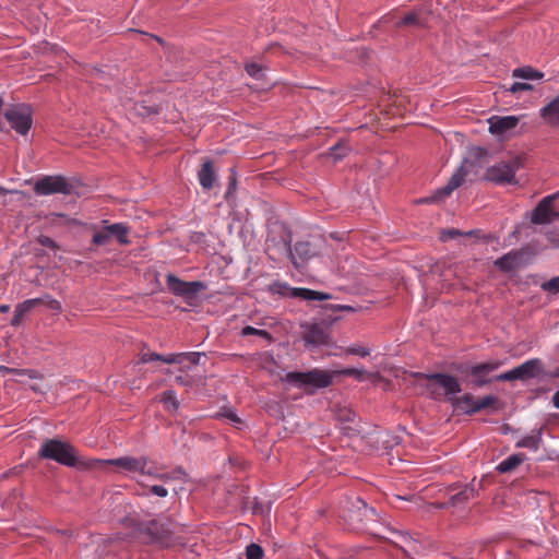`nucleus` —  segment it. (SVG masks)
Masks as SVG:
<instances>
[{
	"instance_id": "774afa93",
	"label": "nucleus",
	"mask_w": 559,
	"mask_h": 559,
	"mask_svg": "<svg viewBox=\"0 0 559 559\" xmlns=\"http://www.w3.org/2000/svg\"><path fill=\"white\" fill-rule=\"evenodd\" d=\"M253 512H254V513H258V512H259L258 507H254V508H253Z\"/></svg>"
},
{
	"instance_id": "bf43d9fd",
	"label": "nucleus",
	"mask_w": 559,
	"mask_h": 559,
	"mask_svg": "<svg viewBox=\"0 0 559 559\" xmlns=\"http://www.w3.org/2000/svg\"><path fill=\"white\" fill-rule=\"evenodd\" d=\"M10 310V306L9 305H0V312L3 313V312H8Z\"/></svg>"
},
{
	"instance_id": "f3484780",
	"label": "nucleus",
	"mask_w": 559,
	"mask_h": 559,
	"mask_svg": "<svg viewBox=\"0 0 559 559\" xmlns=\"http://www.w3.org/2000/svg\"><path fill=\"white\" fill-rule=\"evenodd\" d=\"M518 380L535 379L544 373V364L539 358H532L514 368Z\"/></svg>"
},
{
	"instance_id": "ddd939ff",
	"label": "nucleus",
	"mask_w": 559,
	"mask_h": 559,
	"mask_svg": "<svg viewBox=\"0 0 559 559\" xmlns=\"http://www.w3.org/2000/svg\"><path fill=\"white\" fill-rule=\"evenodd\" d=\"M466 176L467 170L463 166L459 167L444 187L438 189L431 197L421 199L420 202L432 203L450 195L456 188H459L464 182Z\"/></svg>"
},
{
	"instance_id": "9d476101",
	"label": "nucleus",
	"mask_w": 559,
	"mask_h": 559,
	"mask_svg": "<svg viewBox=\"0 0 559 559\" xmlns=\"http://www.w3.org/2000/svg\"><path fill=\"white\" fill-rule=\"evenodd\" d=\"M34 191L38 195L67 194L70 193V185L61 176H47L35 182Z\"/></svg>"
},
{
	"instance_id": "58836bf2",
	"label": "nucleus",
	"mask_w": 559,
	"mask_h": 559,
	"mask_svg": "<svg viewBox=\"0 0 559 559\" xmlns=\"http://www.w3.org/2000/svg\"><path fill=\"white\" fill-rule=\"evenodd\" d=\"M38 299H43L41 305H46L50 310H52L55 312H61V310H62L61 304L57 299H53L50 295L45 294V295L38 297Z\"/></svg>"
},
{
	"instance_id": "473e14b6",
	"label": "nucleus",
	"mask_w": 559,
	"mask_h": 559,
	"mask_svg": "<svg viewBox=\"0 0 559 559\" xmlns=\"http://www.w3.org/2000/svg\"><path fill=\"white\" fill-rule=\"evenodd\" d=\"M245 70L254 80H261L264 76V68L255 61L246 62Z\"/></svg>"
},
{
	"instance_id": "49530a36",
	"label": "nucleus",
	"mask_w": 559,
	"mask_h": 559,
	"mask_svg": "<svg viewBox=\"0 0 559 559\" xmlns=\"http://www.w3.org/2000/svg\"><path fill=\"white\" fill-rule=\"evenodd\" d=\"M533 88V86L528 83H521V82H514L509 88L508 91L513 93V94H516L519 92H522V91H531Z\"/></svg>"
},
{
	"instance_id": "f03ea898",
	"label": "nucleus",
	"mask_w": 559,
	"mask_h": 559,
	"mask_svg": "<svg viewBox=\"0 0 559 559\" xmlns=\"http://www.w3.org/2000/svg\"><path fill=\"white\" fill-rule=\"evenodd\" d=\"M38 456L55 461L67 467L93 469V467L84 466L85 463H88V460H81L78 450L70 442L58 438L45 440L38 450Z\"/></svg>"
},
{
	"instance_id": "72a5a7b5",
	"label": "nucleus",
	"mask_w": 559,
	"mask_h": 559,
	"mask_svg": "<svg viewBox=\"0 0 559 559\" xmlns=\"http://www.w3.org/2000/svg\"><path fill=\"white\" fill-rule=\"evenodd\" d=\"M43 304V299L32 298L26 299L23 302H20L15 306V309L19 310V314L25 316L26 313L31 312L35 307Z\"/></svg>"
},
{
	"instance_id": "423d86ee",
	"label": "nucleus",
	"mask_w": 559,
	"mask_h": 559,
	"mask_svg": "<svg viewBox=\"0 0 559 559\" xmlns=\"http://www.w3.org/2000/svg\"><path fill=\"white\" fill-rule=\"evenodd\" d=\"M520 158L514 157L497 163L486 169L484 179L498 186L515 185V174L521 168Z\"/></svg>"
},
{
	"instance_id": "2eb2a0df",
	"label": "nucleus",
	"mask_w": 559,
	"mask_h": 559,
	"mask_svg": "<svg viewBox=\"0 0 559 559\" xmlns=\"http://www.w3.org/2000/svg\"><path fill=\"white\" fill-rule=\"evenodd\" d=\"M292 263L296 269H301L312 257L317 254L316 249L309 241H299L295 246L287 245Z\"/></svg>"
},
{
	"instance_id": "c03bdc74",
	"label": "nucleus",
	"mask_w": 559,
	"mask_h": 559,
	"mask_svg": "<svg viewBox=\"0 0 559 559\" xmlns=\"http://www.w3.org/2000/svg\"><path fill=\"white\" fill-rule=\"evenodd\" d=\"M497 401H498V399L493 395H486L481 399H478L477 406H476V413L484 408L492 406Z\"/></svg>"
},
{
	"instance_id": "1a4fd4ad",
	"label": "nucleus",
	"mask_w": 559,
	"mask_h": 559,
	"mask_svg": "<svg viewBox=\"0 0 559 559\" xmlns=\"http://www.w3.org/2000/svg\"><path fill=\"white\" fill-rule=\"evenodd\" d=\"M166 285L174 295L183 298H192L199 292L205 289V284L202 282H185L173 274L166 276Z\"/></svg>"
},
{
	"instance_id": "aec40b11",
	"label": "nucleus",
	"mask_w": 559,
	"mask_h": 559,
	"mask_svg": "<svg viewBox=\"0 0 559 559\" xmlns=\"http://www.w3.org/2000/svg\"><path fill=\"white\" fill-rule=\"evenodd\" d=\"M198 179L204 190H211L213 188L216 181V174L212 160L207 159L202 164L201 169L198 171Z\"/></svg>"
},
{
	"instance_id": "a878e982",
	"label": "nucleus",
	"mask_w": 559,
	"mask_h": 559,
	"mask_svg": "<svg viewBox=\"0 0 559 559\" xmlns=\"http://www.w3.org/2000/svg\"><path fill=\"white\" fill-rule=\"evenodd\" d=\"M293 295L304 300H328L331 298L330 294L312 290L309 288H295Z\"/></svg>"
},
{
	"instance_id": "6e6552de",
	"label": "nucleus",
	"mask_w": 559,
	"mask_h": 559,
	"mask_svg": "<svg viewBox=\"0 0 559 559\" xmlns=\"http://www.w3.org/2000/svg\"><path fill=\"white\" fill-rule=\"evenodd\" d=\"M302 341L307 348L314 349L329 346L331 344V336L325 326L311 323L304 326Z\"/></svg>"
},
{
	"instance_id": "c9c22d12",
	"label": "nucleus",
	"mask_w": 559,
	"mask_h": 559,
	"mask_svg": "<svg viewBox=\"0 0 559 559\" xmlns=\"http://www.w3.org/2000/svg\"><path fill=\"white\" fill-rule=\"evenodd\" d=\"M419 17L416 12H411L406 14L403 19H401L399 22H396V26H419Z\"/></svg>"
},
{
	"instance_id": "20e7f679",
	"label": "nucleus",
	"mask_w": 559,
	"mask_h": 559,
	"mask_svg": "<svg viewBox=\"0 0 559 559\" xmlns=\"http://www.w3.org/2000/svg\"><path fill=\"white\" fill-rule=\"evenodd\" d=\"M420 377L427 379L426 389L436 401L444 399L451 403L462 391L459 380L449 373H423Z\"/></svg>"
},
{
	"instance_id": "8fccbe9b",
	"label": "nucleus",
	"mask_w": 559,
	"mask_h": 559,
	"mask_svg": "<svg viewBox=\"0 0 559 559\" xmlns=\"http://www.w3.org/2000/svg\"><path fill=\"white\" fill-rule=\"evenodd\" d=\"M495 379L498 380V381H514V380H518L514 368L509 370V371H506L503 373L498 374Z\"/></svg>"
},
{
	"instance_id": "3c124183",
	"label": "nucleus",
	"mask_w": 559,
	"mask_h": 559,
	"mask_svg": "<svg viewBox=\"0 0 559 559\" xmlns=\"http://www.w3.org/2000/svg\"><path fill=\"white\" fill-rule=\"evenodd\" d=\"M38 242L44 247H47V248H50L53 250L58 249L57 242L48 236H40L38 238Z\"/></svg>"
},
{
	"instance_id": "6ab92c4d",
	"label": "nucleus",
	"mask_w": 559,
	"mask_h": 559,
	"mask_svg": "<svg viewBox=\"0 0 559 559\" xmlns=\"http://www.w3.org/2000/svg\"><path fill=\"white\" fill-rule=\"evenodd\" d=\"M523 252L512 250L495 261V266L502 272H511L522 264Z\"/></svg>"
},
{
	"instance_id": "a19ab883",
	"label": "nucleus",
	"mask_w": 559,
	"mask_h": 559,
	"mask_svg": "<svg viewBox=\"0 0 559 559\" xmlns=\"http://www.w3.org/2000/svg\"><path fill=\"white\" fill-rule=\"evenodd\" d=\"M348 147L345 144H335L330 148V156L334 160L343 158L347 154Z\"/></svg>"
},
{
	"instance_id": "7c9ffc66",
	"label": "nucleus",
	"mask_w": 559,
	"mask_h": 559,
	"mask_svg": "<svg viewBox=\"0 0 559 559\" xmlns=\"http://www.w3.org/2000/svg\"><path fill=\"white\" fill-rule=\"evenodd\" d=\"M105 225L102 229L99 230H96L93 235V243L97 245V246H106L110 242L111 240V235L109 233V227H108V224L107 222H104Z\"/></svg>"
},
{
	"instance_id": "ea45409f",
	"label": "nucleus",
	"mask_w": 559,
	"mask_h": 559,
	"mask_svg": "<svg viewBox=\"0 0 559 559\" xmlns=\"http://www.w3.org/2000/svg\"><path fill=\"white\" fill-rule=\"evenodd\" d=\"M473 234V230H469V231H466L464 233L465 236H471ZM463 235V233L459 229H444L441 231L440 234V239L442 241H448L449 239H454L456 238L457 236H461Z\"/></svg>"
},
{
	"instance_id": "f8f14e48",
	"label": "nucleus",
	"mask_w": 559,
	"mask_h": 559,
	"mask_svg": "<svg viewBox=\"0 0 559 559\" xmlns=\"http://www.w3.org/2000/svg\"><path fill=\"white\" fill-rule=\"evenodd\" d=\"M478 493V489L474 484L462 485L457 487L450 488L448 491V501L445 506L462 508L469 500L474 499Z\"/></svg>"
},
{
	"instance_id": "0eeeda50",
	"label": "nucleus",
	"mask_w": 559,
	"mask_h": 559,
	"mask_svg": "<svg viewBox=\"0 0 559 559\" xmlns=\"http://www.w3.org/2000/svg\"><path fill=\"white\" fill-rule=\"evenodd\" d=\"M4 118L20 135H26L33 124L32 109L25 104H16L7 108Z\"/></svg>"
},
{
	"instance_id": "4be33fe9",
	"label": "nucleus",
	"mask_w": 559,
	"mask_h": 559,
	"mask_svg": "<svg viewBox=\"0 0 559 559\" xmlns=\"http://www.w3.org/2000/svg\"><path fill=\"white\" fill-rule=\"evenodd\" d=\"M540 117L551 126H559V96L540 109Z\"/></svg>"
},
{
	"instance_id": "a18cd8bd",
	"label": "nucleus",
	"mask_w": 559,
	"mask_h": 559,
	"mask_svg": "<svg viewBox=\"0 0 559 559\" xmlns=\"http://www.w3.org/2000/svg\"><path fill=\"white\" fill-rule=\"evenodd\" d=\"M345 353L348 355H357L360 357H366L370 354V349L368 347L352 345L345 349Z\"/></svg>"
},
{
	"instance_id": "338daca9",
	"label": "nucleus",
	"mask_w": 559,
	"mask_h": 559,
	"mask_svg": "<svg viewBox=\"0 0 559 559\" xmlns=\"http://www.w3.org/2000/svg\"><path fill=\"white\" fill-rule=\"evenodd\" d=\"M478 152L479 153H486V151L484 148H480V147L478 148Z\"/></svg>"
},
{
	"instance_id": "4d7b16f0",
	"label": "nucleus",
	"mask_w": 559,
	"mask_h": 559,
	"mask_svg": "<svg viewBox=\"0 0 559 559\" xmlns=\"http://www.w3.org/2000/svg\"><path fill=\"white\" fill-rule=\"evenodd\" d=\"M549 242H551L555 247H559V241H557L554 237V234L550 233L547 235Z\"/></svg>"
},
{
	"instance_id": "2f4dec72",
	"label": "nucleus",
	"mask_w": 559,
	"mask_h": 559,
	"mask_svg": "<svg viewBox=\"0 0 559 559\" xmlns=\"http://www.w3.org/2000/svg\"><path fill=\"white\" fill-rule=\"evenodd\" d=\"M130 108L141 117H150L157 112V107L155 105H146L144 100L133 103Z\"/></svg>"
},
{
	"instance_id": "c756f323",
	"label": "nucleus",
	"mask_w": 559,
	"mask_h": 559,
	"mask_svg": "<svg viewBox=\"0 0 559 559\" xmlns=\"http://www.w3.org/2000/svg\"><path fill=\"white\" fill-rule=\"evenodd\" d=\"M160 401L164 403V406L169 412H177L179 408V402L176 397V393L173 390H167L162 393Z\"/></svg>"
},
{
	"instance_id": "052dcab7",
	"label": "nucleus",
	"mask_w": 559,
	"mask_h": 559,
	"mask_svg": "<svg viewBox=\"0 0 559 559\" xmlns=\"http://www.w3.org/2000/svg\"><path fill=\"white\" fill-rule=\"evenodd\" d=\"M337 309H340V310H353V308L350 306H347V305L337 306Z\"/></svg>"
},
{
	"instance_id": "6e6d98bb",
	"label": "nucleus",
	"mask_w": 559,
	"mask_h": 559,
	"mask_svg": "<svg viewBox=\"0 0 559 559\" xmlns=\"http://www.w3.org/2000/svg\"><path fill=\"white\" fill-rule=\"evenodd\" d=\"M552 403L556 408H559V390L552 395Z\"/></svg>"
},
{
	"instance_id": "bb28decb",
	"label": "nucleus",
	"mask_w": 559,
	"mask_h": 559,
	"mask_svg": "<svg viewBox=\"0 0 559 559\" xmlns=\"http://www.w3.org/2000/svg\"><path fill=\"white\" fill-rule=\"evenodd\" d=\"M111 238L115 237L120 245H128L129 228L122 223H115L108 225Z\"/></svg>"
},
{
	"instance_id": "dca6fc26",
	"label": "nucleus",
	"mask_w": 559,
	"mask_h": 559,
	"mask_svg": "<svg viewBox=\"0 0 559 559\" xmlns=\"http://www.w3.org/2000/svg\"><path fill=\"white\" fill-rule=\"evenodd\" d=\"M554 198H543L532 213L531 221L533 224H549L555 217H559V212L551 209Z\"/></svg>"
},
{
	"instance_id": "4c0bfd02",
	"label": "nucleus",
	"mask_w": 559,
	"mask_h": 559,
	"mask_svg": "<svg viewBox=\"0 0 559 559\" xmlns=\"http://www.w3.org/2000/svg\"><path fill=\"white\" fill-rule=\"evenodd\" d=\"M263 555V549L258 544L252 543L246 548L247 559H262Z\"/></svg>"
},
{
	"instance_id": "a211bd4d",
	"label": "nucleus",
	"mask_w": 559,
	"mask_h": 559,
	"mask_svg": "<svg viewBox=\"0 0 559 559\" xmlns=\"http://www.w3.org/2000/svg\"><path fill=\"white\" fill-rule=\"evenodd\" d=\"M489 132L495 135H504L519 123V118L515 116L498 117L493 116L488 119Z\"/></svg>"
},
{
	"instance_id": "13d9d810",
	"label": "nucleus",
	"mask_w": 559,
	"mask_h": 559,
	"mask_svg": "<svg viewBox=\"0 0 559 559\" xmlns=\"http://www.w3.org/2000/svg\"><path fill=\"white\" fill-rule=\"evenodd\" d=\"M0 371L2 372H16L14 369H11L9 367L0 366Z\"/></svg>"
},
{
	"instance_id": "c85d7f7f",
	"label": "nucleus",
	"mask_w": 559,
	"mask_h": 559,
	"mask_svg": "<svg viewBox=\"0 0 559 559\" xmlns=\"http://www.w3.org/2000/svg\"><path fill=\"white\" fill-rule=\"evenodd\" d=\"M173 480H170L168 484L163 483L162 485H147V484H141L143 489V496L150 497V496H156L159 498H165L168 496V489L166 488V485H170Z\"/></svg>"
},
{
	"instance_id": "412c9836",
	"label": "nucleus",
	"mask_w": 559,
	"mask_h": 559,
	"mask_svg": "<svg viewBox=\"0 0 559 559\" xmlns=\"http://www.w3.org/2000/svg\"><path fill=\"white\" fill-rule=\"evenodd\" d=\"M451 404L456 411L464 414L472 415L476 413L477 400L469 393L462 396H455Z\"/></svg>"
},
{
	"instance_id": "864d4df0",
	"label": "nucleus",
	"mask_w": 559,
	"mask_h": 559,
	"mask_svg": "<svg viewBox=\"0 0 559 559\" xmlns=\"http://www.w3.org/2000/svg\"><path fill=\"white\" fill-rule=\"evenodd\" d=\"M23 317H24L23 314H19V310L17 309H14V314H13V318L11 320V325H13V326L20 325Z\"/></svg>"
},
{
	"instance_id": "9b49d317",
	"label": "nucleus",
	"mask_w": 559,
	"mask_h": 559,
	"mask_svg": "<svg viewBox=\"0 0 559 559\" xmlns=\"http://www.w3.org/2000/svg\"><path fill=\"white\" fill-rule=\"evenodd\" d=\"M500 365L501 364L499 361L481 362L466 367L464 372L472 377V385L480 388L488 384L491 381V379H488L487 376L490 372L497 370L500 367Z\"/></svg>"
},
{
	"instance_id": "e433bc0d",
	"label": "nucleus",
	"mask_w": 559,
	"mask_h": 559,
	"mask_svg": "<svg viewBox=\"0 0 559 559\" xmlns=\"http://www.w3.org/2000/svg\"><path fill=\"white\" fill-rule=\"evenodd\" d=\"M385 528H386V534L385 535H379L380 537H382L384 539H388L389 542H391V543H393L395 545H399L400 542L407 539L404 535L399 534L393 527L385 526Z\"/></svg>"
},
{
	"instance_id": "5fc2aeb1",
	"label": "nucleus",
	"mask_w": 559,
	"mask_h": 559,
	"mask_svg": "<svg viewBox=\"0 0 559 559\" xmlns=\"http://www.w3.org/2000/svg\"><path fill=\"white\" fill-rule=\"evenodd\" d=\"M226 417L231 421V423H235V424H239L240 423V418L237 416V414H235L234 412H227L226 413Z\"/></svg>"
},
{
	"instance_id": "de8ad7c7",
	"label": "nucleus",
	"mask_w": 559,
	"mask_h": 559,
	"mask_svg": "<svg viewBox=\"0 0 559 559\" xmlns=\"http://www.w3.org/2000/svg\"><path fill=\"white\" fill-rule=\"evenodd\" d=\"M183 356L181 355V353L169 354V355H162L160 361L166 362V364H179V365H181V358Z\"/></svg>"
},
{
	"instance_id": "f257e3e1",
	"label": "nucleus",
	"mask_w": 559,
	"mask_h": 559,
	"mask_svg": "<svg viewBox=\"0 0 559 559\" xmlns=\"http://www.w3.org/2000/svg\"><path fill=\"white\" fill-rule=\"evenodd\" d=\"M103 465H115L121 468L128 474H139L141 476H147L152 479L159 480L168 484L170 480H179L186 483L188 475L182 467L177 466L170 472H160L153 461L146 455L142 456H120L117 459H90L88 463H85V467H93V469Z\"/></svg>"
},
{
	"instance_id": "b1692460",
	"label": "nucleus",
	"mask_w": 559,
	"mask_h": 559,
	"mask_svg": "<svg viewBox=\"0 0 559 559\" xmlns=\"http://www.w3.org/2000/svg\"><path fill=\"white\" fill-rule=\"evenodd\" d=\"M542 441V430L539 429L533 431L531 435L524 436L516 442L515 447L525 448L531 451H537L540 447Z\"/></svg>"
},
{
	"instance_id": "39448f33",
	"label": "nucleus",
	"mask_w": 559,
	"mask_h": 559,
	"mask_svg": "<svg viewBox=\"0 0 559 559\" xmlns=\"http://www.w3.org/2000/svg\"><path fill=\"white\" fill-rule=\"evenodd\" d=\"M282 381L299 389H323L332 383V374L321 369H312L307 372L290 371L285 373Z\"/></svg>"
},
{
	"instance_id": "5701e85b",
	"label": "nucleus",
	"mask_w": 559,
	"mask_h": 559,
	"mask_svg": "<svg viewBox=\"0 0 559 559\" xmlns=\"http://www.w3.org/2000/svg\"><path fill=\"white\" fill-rule=\"evenodd\" d=\"M525 455L522 453L511 454L507 459L501 461L496 466V469L501 474L513 472L519 465H521L525 461Z\"/></svg>"
},
{
	"instance_id": "79ce46f5",
	"label": "nucleus",
	"mask_w": 559,
	"mask_h": 559,
	"mask_svg": "<svg viewBox=\"0 0 559 559\" xmlns=\"http://www.w3.org/2000/svg\"><path fill=\"white\" fill-rule=\"evenodd\" d=\"M183 356L181 358V365H183L186 361L190 362L191 365H199L202 357H204L203 353L198 352H191V353H181Z\"/></svg>"
},
{
	"instance_id": "0e129e2a",
	"label": "nucleus",
	"mask_w": 559,
	"mask_h": 559,
	"mask_svg": "<svg viewBox=\"0 0 559 559\" xmlns=\"http://www.w3.org/2000/svg\"><path fill=\"white\" fill-rule=\"evenodd\" d=\"M56 532H57L58 534H67V533H68L66 530H63V531L56 530Z\"/></svg>"
},
{
	"instance_id": "603ef678",
	"label": "nucleus",
	"mask_w": 559,
	"mask_h": 559,
	"mask_svg": "<svg viewBox=\"0 0 559 559\" xmlns=\"http://www.w3.org/2000/svg\"><path fill=\"white\" fill-rule=\"evenodd\" d=\"M230 173L231 174H230L228 187L226 190V197H228L229 194H231L235 191L236 183H237L236 171L234 169H230Z\"/></svg>"
},
{
	"instance_id": "7ed1b4c3",
	"label": "nucleus",
	"mask_w": 559,
	"mask_h": 559,
	"mask_svg": "<svg viewBox=\"0 0 559 559\" xmlns=\"http://www.w3.org/2000/svg\"><path fill=\"white\" fill-rule=\"evenodd\" d=\"M129 528H131V532L126 535L131 539H135L142 544L155 543L162 547L185 545L183 538L176 536L166 526H129Z\"/></svg>"
},
{
	"instance_id": "f704fd0d",
	"label": "nucleus",
	"mask_w": 559,
	"mask_h": 559,
	"mask_svg": "<svg viewBox=\"0 0 559 559\" xmlns=\"http://www.w3.org/2000/svg\"><path fill=\"white\" fill-rule=\"evenodd\" d=\"M241 335L242 336L257 335V336H260V337H263V338L267 340L269 342L272 341V336H271V334L267 331L260 330V329H257V328H253V326H250V325H247V326H245L242 329Z\"/></svg>"
},
{
	"instance_id": "4468645a",
	"label": "nucleus",
	"mask_w": 559,
	"mask_h": 559,
	"mask_svg": "<svg viewBox=\"0 0 559 559\" xmlns=\"http://www.w3.org/2000/svg\"><path fill=\"white\" fill-rule=\"evenodd\" d=\"M350 521L377 523L381 516L373 507H369L362 499L356 497L352 502Z\"/></svg>"
},
{
	"instance_id": "680f3d73",
	"label": "nucleus",
	"mask_w": 559,
	"mask_h": 559,
	"mask_svg": "<svg viewBox=\"0 0 559 559\" xmlns=\"http://www.w3.org/2000/svg\"><path fill=\"white\" fill-rule=\"evenodd\" d=\"M548 197L554 198V202H555L559 198V191H557L552 194H549Z\"/></svg>"
},
{
	"instance_id": "69168bd1",
	"label": "nucleus",
	"mask_w": 559,
	"mask_h": 559,
	"mask_svg": "<svg viewBox=\"0 0 559 559\" xmlns=\"http://www.w3.org/2000/svg\"><path fill=\"white\" fill-rule=\"evenodd\" d=\"M5 192H7V190L4 188L0 187V195L5 193Z\"/></svg>"
},
{
	"instance_id": "393cba45",
	"label": "nucleus",
	"mask_w": 559,
	"mask_h": 559,
	"mask_svg": "<svg viewBox=\"0 0 559 559\" xmlns=\"http://www.w3.org/2000/svg\"><path fill=\"white\" fill-rule=\"evenodd\" d=\"M337 373L346 377H353L357 381H365L367 379H380L379 372H369L364 368H345L337 371Z\"/></svg>"
},
{
	"instance_id": "e2e57ef3",
	"label": "nucleus",
	"mask_w": 559,
	"mask_h": 559,
	"mask_svg": "<svg viewBox=\"0 0 559 559\" xmlns=\"http://www.w3.org/2000/svg\"><path fill=\"white\" fill-rule=\"evenodd\" d=\"M176 381L179 382L180 384H185V380L182 377H177Z\"/></svg>"
},
{
	"instance_id": "37998d69",
	"label": "nucleus",
	"mask_w": 559,
	"mask_h": 559,
	"mask_svg": "<svg viewBox=\"0 0 559 559\" xmlns=\"http://www.w3.org/2000/svg\"><path fill=\"white\" fill-rule=\"evenodd\" d=\"M542 289L548 293H559V276L552 277L542 284Z\"/></svg>"
},
{
	"instance_id": "09e8293b",
	"label": "nucleus",
	"mask_w": 559,
	"mask_h": 559,
	"mask_svg": "<svg viewBox=\"0 0 559 559\" xmlns=\"http://www.w3.org/2000/svg\"><path fill=\"white\" fill-rule=\"evenodd\" d=\"M162 355L157 353H143L140 358V362L147 364L151 361H160Z\"/></svg>"
},
{
	"instance_id": "cd10ccee",
	"label": "nucleus",
	"mask_w": 559,
	"mask_h": 559,
	"mask_svg": "<svg viewBox=\"0 0 559 559\" xmlns=\"http://www.w3.org/2000/svg\"><path fill=\"white\" fill-rule=\"evenodd\" d=\"M512 76L524 80H540L544 78V73L533 69L532 67H522L514 69L512 71Z\"/></svg>"
}]
</instances>
